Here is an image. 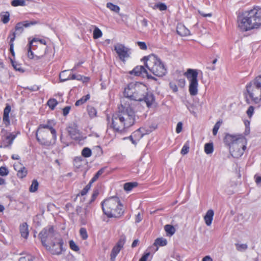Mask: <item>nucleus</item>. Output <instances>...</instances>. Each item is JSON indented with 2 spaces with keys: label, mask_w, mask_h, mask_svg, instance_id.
Instances as JSON below:
<instances>
[{
  "label": "nucleus",
  "mask_w": 261,
  "mask_h": 261,
  "mask_svg": "<svg viewBox=\"0 0 261 261\" xmlns=\"http://www.w3.org/2000/svg\"><path fill=\"white\" fill-rule=\"evenodd\" d=\"M136 115L134 107L129 101L121 103L117 113L112 116L111 122L108 123V129L112 128L115 132L122 133L133 126L136 122Z\"/></svg>",
  "instance_id": "1"
},
{
  "label": "nucleus",
  "mask_w": 261,
  "mask_h": 261,
  "mask_svg": "<svg viewBox=\"0 0 261 261\" xmlns=\"http://www.w3.org/2000/svg\"><path fill=\"white\" fill-rule=\"evenodd\" d=\"M124 96L129 100L144 101L148 108H150L155 102V96L148 91L146 86L140 83L128 84L124 91Z\"/></svg>",
  "instance_id": "2"
},
{
  "label": "nucleus",
  "mask_w": 261,
  "mask_h": 261,
  "mask_svg": "<svg viewBox=\"0 0 261 261\" xmlns=\"http://www.w3.org/2000/svg\"><path fill=\"white\" fill-rule=\"evenodd\" d=\"M238 27L243 32L261 27V8L256 7L245 11L239 18Z\"/></svg>",
  "instance_id": "3"
},
{
  "label": "nucleus",
  "mask_w": 261,
  "mask_h": 261,
  "mask_svg": "<svg viewBox=\"0 0 261 261\" xmlns=\"http://www.w3.org/2000/svg\"><path fill=\"white\" fill-rule=\"evenodd\" d=\"M104 214L109 218H120L124 212V206L118 197H111L101 202Z\"/></svg>",
  "instance_id": "4"
},
{
  "label": "nucleus",
  "mask_w": 261,
  "mask_h": 261,
  "mask_svg": "<svg viewBox=\"0 0 261 261\" xmlns=\"http://www.w3.org/2000/svg\"><path fill=\"white\" fill-rule=\"evenodd\" d=\"M247 93H244L246 101L250 103V100L254 103L261 101V75L256 77L246 86Z\"/></svg>",
  "instance_id": "5"
},
{
  "label": "nucleus",
  "mask_w": 261,
  "mask_h": 261,
  "mask_svg": "<svg viewBox=\"0 0 261 261\" xmlns=\"http://www.w3.org/2000/svg\"><path fill=\"white\" fill-rule=\"evenodd\" d=\"M144 60H146L145 66L154 75L163 76L167 73L165 65L157 56L151 55L148 57H144Z\"/></svg>",
  "instance_id": "6"
},
{
  "label": "nucleus",
  "mask_w": 261,
  "mask_h": 261,
  "mask_svg": "<svg viewBox=\"0 0 261 261\" xmlns=\"http://www.w3.org/2000/svg\"><path fill=\"white\" fill-rule=\"evenodd\" d=\"M184 75L189 81V91L191 95L195 96L198 93V70L188 68Z\"/></svg>",
  "instance_id": "7"
},
{
  "label": "nucleus",
  "mask_w": 261,
  "mask_h": 261,
  "mask_svg": "<svg viewBox=\"0 0 261 261\" xmlns=\"http://www.w3.org/2000/svg\"><path fill=\"white\" fill-rule=\"evenodd\" d=\"M236 141L230 145L229 151L233 158H239L243 154L246 148L247 142L246 139L242 135H240Z\"/></svg>",
  "instance_id": "8"
},
{
  "label": "nucleus",
  "mask_w": 261,
  "mask_h": 261,
  "mask_svg": "<svg viewBox=\"0 0 261 261\" xmlns=\"http://www.w3.org/2000/svg\"><path fill=\"white\" fill-rule=\"evenodd\" d=\"M38 236L44 247L58 237L57 233L54 230V226L51 225H48L44 228L40 232Z\"/></svg>",
  "instance_id": "9"
},
{
  "label": "nucleus",
  "mask_w": 261,
  "mask_h": 261,
  "mask_svg": "<svg viewBox=\"0 0 261 261\" xmlns=\"http://www.w3.org/2000/svg\"><path fill=\"white\" fill-rule=\"evenodd\" d=\"M36 137L37 141L42 146L48 147L55 144L57 140V134L55 138L54 135H51L48 131L36 132Z\"/></svg>",
  "instance_id": "10"
},
{
  "label": "nucleus",
  "mask_w": 261,
  "mask_h": 261,
  "mask_svg": "<svg viewBox=\"0 0 261 261\" xmlns=\"http://www.w3.org/2000/svg\"><path fill=\"white\" fill-rule=\"evenodd\" d=\"M63 239L60 237H58L44 247L51 254L54 255H60L62 253L63 251Z\"/></svg>",
  "instance_id": "11"
},
{
  "label": "nucleus",
  "mask_w": 261,
  "mask_h": 261,
  "mask_svg": "<svg viewBox=\"0 0 261 261\" xmlns=\"http://www.w3.org/2000/svg\"><path fill=\"white\" fill-rule=\"evenodd\" d=\"M37 23V22L36 21L30 22L28 21H23L17 23L15 25V31H11L10 32L8 38H12L13 36H14L15 38L16 35L19 36L23 32L24 28H28L32 25H34Z\"/></svg>",
  "instance_id": "12"
},
{
  "label": "nucleus",
  "mask_w": 261,
  "mask_h": 261,
  "mask_svg": "<svg viewBox=\"0 0 261 261\" xmlns=\"http://www.w3.org/2000/svg\"><path fill=\"white\" fill-rule=\"evenodd\" d=\"M114 50L118 55L120 60L122 62L125 61L126 58L129 57L130 49L121 43H117L114 45Z\"/></svg>",
  "instance_id": "13"
},
{
  "label": "nucleus",
  "mask_w": 261,
  "mask_h": 261,
  "mask_svg": "<svg viewBox=\"0 0 261 261\" xmlns=\"http://www.w3.org/2000/svg\"><path fill=\"white\" fill-rule=\"evenodd\" d=\"M130 74H134L136 76H146L147 79L153 80H156V79L151 75L149 74L146 69L143 66H138L134 68V69L130 72Z\"/></svg>",
  "instance_id": "14"
},
{
  "label": "nucleus",
  "mask_w": 261,
  "mask_h": 261,
  "mask_svg": "<svg viewBox=\"0 0 261 261\" xmlns=\"http://www.w3.org/2000/svg\"><path fill=\"white\" fill-rule=\"evenodd\" d=\"M67 132L70 137L74 140H78L80 138L81 135L77 126L75 124H71L67 128Z\"/></svg>",
  "instance_id": "15"
},
{
  "label": "nucleus",
  "mask_w": 261,
  "mask_h": 261,
  "mask_svg": "<svg viewBox=\"0 0 261 261\" xmlns=\"http://www.w3.org/2000/svg\"><path fill=\"white\" fill-rule=\"evenodd\" d=\"M37 38H34L31 40H29V43L27 45L28 47V57L29 58L32 59L34 58V54L32 49L35 50V47L37 46Z\"/></svg>",
  "instance_id": "16"
},
{
  "label": "nucleus",
  "mask_w": 261,
  "mask_h": 261,
  "mask_svg": "<svg viewBox=\"0 0 261 261\" xmlns=\"http://www.w3.org/2000/svg\"><path fill=\"white\" fill-rule=\"evenodd\" d=\"M43 129H47L50 130L51 135H54L55 138V134H57V132L55 129L51 125L50 120H48L46 124H40L36 132H40V131H46Z\"/></svg>",
  "instance_id": "17"
},
{
  "label": "nucleus",
  "mask_w": 261,
  "mask_h": 261,
  "mask_svg": "<svg viewBox=\"0 0 261 261\" xmlns=\"http://www.w3.org/2000/svg\"><path fill=\"white\" fill-rule=\"evenodd\" d=\"M11 106L9 104H6V107L4 110V114L3 117V121L4 123L5 124L6 126H8L10 123V119H9V113L11 111Z\"/></svg>",
  "instance_id": "18"
},
{
  "label": "nucleus",
  "mask_w": 261,
  "mask_h": 261,
  "mask_svg": "<svg viewBox=\"0 0 261 261\" xmlns=\"http://www.w3.org/2000/svg\"><path fill=\"white\" fill-rule=\"evenodd\" d=\"M16 137V135H14L12 133L8 134L3 140V144L4 146V147H7L11 146Z\"/></svg>",
  "instance_id": "19"
},
{
  "label": "nucleus",
  "mask_w": 261,
  "mask_h": 261,
  "mask_svg": "<svg viewBox=\"0 0 261 261\" xmlns=\"http://www.w3.org/2000/svg\"><path fill=\"white\" fill-rule=\"evenodd\" d=\"M177 33L181 36L190 35V31L182 24H178L176 28Z\"/></svg>",
  "instance_id": "20"
},
{
  "label": "nucleus",
  "mask_w": 261,
  "mask_h": 261,
  "mask_svg": "<svg viewBox=\"0 0 261 261\" xmlns=\"http://www.w3.org/2000/svg\"><path fill=\"white\" fill-rule=\"evenodd\" d=\"M239 136L227 134L224 139V141L229 148L232 143L237 142L236 140L239 138Z\"/></svg>",
  "instance_id": "21"
},
{
  "label": "nucleus",
  "mask_w": 261,
  "mask_h": 261,
  "mask_svg": "<svg viewBox=\"0 0 261 261\" xmlns=\"http://www.w3.org/2000/svg\"><path fill=\"white\" fill-rule=\"evenodd\" d=\"M19 230L21 236L27 239L29 235L28 225L26 222L23 223L19 226Z\"/></svg>",
  "instance_id": "22"
},
{
  "label": "nucleus",
  "mask_w": 261,
  "mask_h": 261,
  "mask_svg": "<svg viewBox=\"0 0 261 261\" xmlns=\"http://www.w3.org/2000/svg\"><path fill=\"white\" fill-rule=\"evenodd\" d=\"M121 248L115 245L112 249L111 253V260L114 261L117 254L119 253Z\"/></svg>",
  "instance_id": "23"
},
{
  "label": "nucleus",
  "mask_w": 261,
  "mask_h": 261,
  "mask_svg": "<svg viewBox=\"0 0 261 261\" xmlns=\"http://www.w3.org/2000/svg\"><path fill=\"white\" fill-rule=\"evenodd\" d=\"M204 219L207 225L210 226L212 222V209H210L207 212Z\"/></svg>",
  "instance_id": "24"
},
{
  "label": "nucleus",
  "mask_w": 261,
  "mask_h": 261,
  "mask_svg": "<svg viewBox=\"0 0 261 261\" xmlns=\"http://www.w3.org/2000/svg\"><path fill=\"white\" fill-rule=\"evenodd\" d=\"M138 183L137 182H128L124 184V189L128 192L131 191L134 188L137 187Z\"/></svg>",
  "instance_id": "25"
},
{
  "label": "nucleus",
  "mask_w": 261,
  "mask_h": 261,
  "mask_svg": "<svg viewBox=\"0 0 261 261\" xmlns=\"http://www.w3.org/2000/svg\"><path fill=\"white\" fill-rule=\"evenodd\" d=\"M106 167H103L99 169L94 175V176L90 180V184H93L94 182L96 181L99 177L103 173Z\"/></svg>",
  "instance_id": "26"
},
{
  "label": "nucleus",
  "mask_w": 261,
  "mask_h": 261,
  "mask_svg": "<svg viewBox=\"0 0 261 261\" xmlns=\"http://www.w3.org/2000/svg\"><path fill=\"white\" fill-rule=\"evenodd\" d=\"M1 17V21L4 23H7L10 20V13L9 12H3L0 14Z\"/></svg>",
  "instance_id": "27"
},
{
  "label": "nucleus",
  "mask_w": 261,
  "mask_h": 261,
  "mask_svg": "<svg viewBox=\"0 0 261 261\" xmlns=\"http://www.w3.org/2000/svg\"><path fill=\"white\" fill-rule=\"evenodd\" d=\"M167 244V241L166 239L163 238H157L154 243V245L158 246H165Z\"/></svg>",
  "instance_id": "28"
},
{
  "label": "nucleus",
  "mask_w": 261,
  "mask_h": 261,
  "mask_svg": "<svg viewBox=\"0 0 261 261\" xmlns=\"http://www.w3.org/2000/svg\"><path fill=\"white\" fill-rule=\"evenodd\" d=\"M164 229L166 233L170 236H172L175 232V228L171 225L167 224L164 226Z\"/></svg>",
  "instance_id": "29"
},
{
  "label": "nucleus",
  "mask_w": 261,
  "mask_h": 261,
  "mask_svg": "<svg viewBox=\"0 0 261 261\" xmlns=\"http://www.w3.org/2000/svg\"><path fill=\"white\" fill-rule=\"evenodd\" d=\"M90 97V96L89 94H87L86 95L83 96L82 98L76 101L75 103V106L77 107L84 104L89 99Z\"/></svg>",
  "instance_id": "30"
},
{
  "label": "nucleus",
  "mask_w": 261,
  "mask_h": 261,
  "mask_svg": "<svg viewBox=\"0 0 261 261\" xmlns=\"http://www.w3.org/2000/svg\"><path fill=\"white\" fill-rule=\"evenodd\" d=\"M107 7L115 13H118L120 11V7L118 6L114 5L111 2L107 4Z\"/></svg>",
  "instance_id": "31"
},
{
  "label": "nucleus",
  "mask_w": 261,
  "mask_h": 261,
  "mask_svg": "<svg viewBox=\"0 0 261 261\" xmlns=\"http://www.w3.org/2000/svg\"><path fill=\"white\" fill-rule=\"evenodd\" d=\"M87 111L88 115L91 118H93L96 116L97 111L94 107L92 106H88Z\"/></svg>",
  "instance_id": "32"
},
{
  "label": "nucleus",
  "mask_w": 261,
  "mask_h": 261,
  "mask_svg": "<svg viewBox=\"0 0 261 261\" xmlns=\"http://www.w3.org/2000/svg\"><path fill=\"white\" fill-rule=\"evenodd\" d=\"M47 103V105L48 106L49 108L51 110H54L55 109V107L58 104V102L55 98H50L48 100Z\"/></svg>",
  "instance_id": "33"
},
{
  "label": "nucleus",
  "mask_w": 261,
  "mask_h": 261,
  "mask_svg": "<svg viewBox=\"0 0 261 261\" xmlns=\"http://www.w3.org/2000/svg\"><path fill=\"white\" fill-rule=\"evenodd\" d=\"M28 173V170L25 168V167H21V169L19 170L18 172L17 173V175L19 178H23L25 177Z\"/></svg>",
  "instance_id": "34"
},
{
  "label": "nucleus",
  "mask_w": 261,
  "mask_h": 261,
  "mask_svg": "<svg viewBox=\"0 0 261 261\" xmlns=\"http://www.w3.org/2000/svg\"><path fill=\"white\" fill-rule=\"evenodd\" d=\"M39 183L36 179H33L32 184L29 188V190L31 192H36L38 188Z\"/></svg>",
  "instance_id": "35"
},
{
  "label": "nucleus",
  "mask_w": 261,
  "mask_h": 261,
  "mask_svg": "<svg viewBox=\"0 0 261 261\" xmlns=\"http://www.w3.org/2000/svg\"><path fill=\"white\" fill-rule=\"evenodd\" d=\"M11 4L13 7L23 6L25 5V2L24 0H13Z\"/></svg>",
  "instance_id": "36"
},
{
  "label": "nucleus",
  "mask_w": 261,
  "mask_h": 261,
  "mask_svg": "<svg viewBox=\"0 0 261 261\" xmlns=\"http://www.w3.org/2000/svg\"><path fill=\"white\" fill-rule=\"evenodd\" d=\"M93 38L98 39L102 36V33L101 30L97 27H95L93 31Z\"/></svg>",
  "instance_id": "37"
},
{
  "label": "nucleus",
  "mask_w": 261,
  "mask_h": 261,
  "mask_svg": "<svg viewBox=\"0 0 261 261\" xmlns=\"http://www.w3.org/2000/svg\"><path fill=\"white\" fill-rule=\"evenodd\" d=\"M189 142L187 141L184 145L182 146V148L181 150L180 153L182 155H185L187 154L189 151Z\"/></svg>",
  "instance_id": "38"
},
{
  "label": "nucleus",
  "mask_w": 261,
  "mask_h": 261,
  "mask_svg": "<svg viewBox=\"0 0 261 261\" xmlns=\"http://www.w3.org/2000/svg\"><path fill=\"white\" fill-rule=\"evenodd\" d=\"M69 71V70H64L60 73L59 77L61 82L68 80V75H67V73Z\"/></svg>",
  "instance_id": "39"
},
{
  "label": "nucleus",
  "mask_w": 261,
  "mask_h": 261,
  "mask_svg": "<svg viewBox=\"0 0 261 261\" xmlns=\"http://www.w3.org/2000/svg\"><path fill=\"white\" fill-rule=\"evenodd\" d=\"M222 123L223 120L222 119H220L218 122H216L213 127V135L215 136L217 135L218 130Z\"/></svg>",
  "instance_id": "40"
},
{
  "label": "nucleus",
  "mask_w": 261,
  "mask_h": 261,
  "mask_svg": "<svg viewBox=\"0 0 261 261\" xmlns=\"http://www.w3.org/2000/svg\"><path fill=\"white\" fill-rule=\"evenodd\" d=\"M92 154L91 150L88 147H85L82 151V155L85 158H89Z\"/></svg>",
  "instance_id": "41"
},
{
  "label": "nucleus",
  "mask_w": 261,
  "mask_h": 261,
  "mask_svg": "<svg viewBox=\"0 0 261 261\" xmlns=\"http://www.w3.org/2000/svg\"><path fill=\"white\" fill-rule=\"evenodd\" d=\"M235 245L237 250L240 252L245 251L248 248V245L246 244L237 243Z\"/></svg>",
  "instance_id": "42"
},
{
  "label": "nucleus",
  "mask_w": 261,
  "mask_h": 261,
  "mask_svg": "<svg viewBox=\"0 0 261 261\" xmlns=\"http://www.w3.org/2000/svg\"><path fill=\"white\" fill-rule=\"evenodd\" d=\"M11 61L13 67L16 71H18L20 72H23L24 71V70L22 68L21 65L20 64L12 60Z\"/></svg>",
  "instance_id": "43"
},
{
  "label": "nucleus",
  "mask_w": 261,
  "mask_h": 261,
  "mask_svg": "<svg viewBox=\"0 0 261 261\" xmlns=\"http://www.w3.org/2000/svg\"><path fill=\"white\" fill-rule=\"evenodd\" d=\"M125 241H126L125 236L124 235H122L120 236V239H119V241H118V242L117 243L116 245L122 248L124 244L125 243Z\"/></svg>",
  "instance_id": "44"
},
{
  "label": "nucleus",
  "mask_w": 261,
  "mask_h": 261,
  "mask_svg": "<svg viewBox=\"0 0 261 261\" xmlns=\"http://www.w3.org/2000/svg\"><path fill=\"white\" fill-rule=\"evenodd\" d=\"M204 151L206 154L212 153V142L206 143L204 145Z\"/></svg>",
  "instance_id": "45"
},
{
  "label": "nucleus",
  "mask_w": 261,
  "mask_h": 261,
  "mask_svg": "<svg viewBox=\"0 0 261 261\" xmlns=\"http://www.w3.org/2000/svg\"><path fill=\"white\" fill-rule=\"evenodd\" d=\"M80 233L83 240H86L88 237L87 230L85 228L82 227L80 229Z\"/></svg>",
  "instance_id": "46"
},
{
  "label": "nucleus",
  "mask_w": 261,
  "mask_h": 261,
  "mask_svg": "<svg viewBox=\"0 0 261 261\" xmlns=\"http://www.w3.org/2000/svg\"><path fill=\"white\" fill-rule=\"evenodd\" d=\"M8 39L10 40V41H9V45H10V51L11 54H12V55H13L14 56V55H15V53H14V43H13V42L15 40V37L13 36V37L12 38H8Z\"/></svg>",
  "instance_id": "47"
},
{
  "label": "nucleus",
  "mask_w": 261,
  "mask_h": 261,
  "mask_svg": "<svg viewBox=\"0 0 261 261\" xmlns=\"http://www.w3.org/2000/svg\"><path fill=\"white\" fill-rule=\"evenodd\" d=\"M140 128H139L137 130L135 131L133 134V136L135 138H136L138 141L140 140V139L143 137V135L141 134V132L140 131Z\"/></svg>",
  "instance_id": "48"
},
{
  "label": "nucleus",
  "mask_w": 261,
  "mask_h": 261,
  "mask_svg": "<svg viewBox=\"0 0 261 261\" xmlns=\"http://www.w3.org/2000/svg\"><path fill=\"white\" fill-rule=\"evenodd\" d=\"M69 246L70 248L75 251H78L80 250L78 246L75 243V242L73 240H71L69 241Z\"/></svg>",
  "instance_id": "49"
},
{
  "label": "nucleus",
  "mask_w": 261,
  "mask_h": 261,
  "mask_svg": "<svg viewBox=\"0 0 261 261\" xmlns=\"http://www.w3.org/2000/svg\"><path fill=\"white\" fill-rule=\"evenodd\" d=\"M92 184H90V182H89V184L81 191L80 193L82 196H84L87 193L88 191L90 190Z\"/></svg>",
  "instance_id": "50"
},
{
  "label": "nucleus",
  "mask_w": 261,
  "mask_h": 261,
  "mask_svg": "<svg viewBox=\"0 0 261 261\" xmlns=\"http://www.w3.org/2000/svg\"><path fill=\"white\" fill-rule=\"evenodd\" d=\"M8 174V169L6 167H0V175L4 176L7 175Z\"/></svg>",
  "instance_id": "51"
},
{
  "label": "nucleus",
  "mask_w": 261,
  "mask_h": 261,
  "mask_svg": "<svg viewBox=\"0 0 261 261\" xmlns=\"http://www.w3.org/2000/svg\"><path fill=\"white\" fill-rule=\"evenodd\" d=\"M254 108L252 106H250L248 108V109L246 112V113L249 118H250L252 117V116L253 115V114L254 113Z\"/></svg>",
  "instance_id": "52"
},
{
  "label": "nucleus",
  "mask_w": 261,
  "mask_h": 261,
  "mask_svg": "<svg viewBox=\"0 0 261 261\" xmlns=\"http://www.w3.org/2000/svg\"><path fill=\"white\" fill-rule=\"evenodd\" d=\"M99 194L98 190L97 189L94 190L91 196V199L89 202V204L92 203L95 200L97 196Z\"/></svg>",
  "instance_id": "53"
},
{
  "label": "nucleus",
  "mask_w": 261,
  "mask_h": 261,
  "mask_svg": "<svg viewBox=\"0 0 261 261\" xmlns=\"http://www.w3.org/2000/svg\"><path fill=\"white\" fill-rule=\"evenodd\" d=\"M156 7L161 11L166 10L167 8V6L164 3H159L155 5Z\"/></svg>",
  "instance_id": "54"
},
{
  "label": "nucleus",
  "mask_w": 261,
  "mask_h": 261,
  "mask_svg": "<svg viewBox=\"0 0 261 261\" xmlns=\"http://www.w3.org/2000/svg\"><path fill=\"white\" fill-rule=\"evenodd\" d=\"M71 110L70 106H66L63 109V115L66 116L69 114L70 110Z\"/></svg>",
  "instance_id": "55"
},
{
  "label": "nucleus",
  "mask_w": 261,
  "mask_h": 261,
  "mask_svg": "<svg viewBox=\"0 0 261 261\" xmlns=\"http://www.w3.org/2000/svg\"><path fill=\"white\" fill-rule=\"evenodd\" d=\"M137 44L141 49L146 50L147 49L146 44L144 42L138 41Z\"/></svg>",
  "instance_id": "56"
},
{
  "label": "nucleus",
  "mask_w": 261,
  "mask_h": 261,
  "mask_svg": "<svg viewBox=\"0 0 261 261\" xmlns=\"http://www.w3.org/2000/svg\"><path fill=\"white\" fill-rule=\"evenodd\" d=\"M182 123L181 122H179L177 123V126H176V132L177 134L180 133L182 130Z\"/></svg>",
  "instance_id": "57"
},
{
  "label": "nucleus",
  "mask_w": 261,
  "mask_h": 261,
  "mask_svg": "<svg viewBox=\"0 0 261 261\" xmlns=\"http://www.w3.org/2000/svg\"><path fill=\"white\" fill-rule=\"evenodd\" d=\"M170 88L173 90V92H175L178 91V88L176 85L174 83H170L169 84Z\"/></svg>",
  "instance_id": "58"
},
{
  "label": "nucleus",
  "mask_w": 261,
  "mask_h": 261,
  "mask_svg": "<svg viewBox=\"0 0 261 261\" xmlns=\"http://www.w3.org/2000/svg\"><path fill=\"white\" fill-rule=\"evenodd\" d=\"M150 255V252H146L141 257V258L139 259V261H146L147 258Z\"/></svg>",
  "instance_id": "59"
},
{
  "label": "nucleus",
  "mask_w": 261,
  "mask_h": 261,
  "mask_svg": "<svg viewBox=\"0 0 261 261\" xmlns=\"http://www.w3.org/2000/svg\"><path fill=\"white\" fill-rule=\"evenodd\" d=\"M18 261H33V260L31 256H28L20 257Z\"/></svg>",
  "instance_id": "60"
},
{
  "label": "nucleus",
  "mask_w": 261,
  "mask_h": 261,
  "mask_svg": "<svg viewBox=\"0 0 261 261\" xmlns=\"http://www.w3.org/2000/svg\"><path fill=\"white\" fill-rule=\"evenodd\" d=\"M186 81L184 79H180L178 81V85L180 87H184L185 86Z\"/></svg>",
  "instance_id": "61"
},
{
  "label": "nucleus",
  "mask_w": 261,
  "mask_h": 261,
  "mask_svg": "<svg viewBox=\"0 0 261 261\" xmlns=\"http://www.w3.org/2000/svg\"><path fill=\"white\" fill-rule=\"evenodd\" d=\"M128 138L131 141L132 143L135 145H136L138 142L139 141L138 140H137L136 138L134 137L133 135L129 136Z\"/></svg>",
  "instance_id": "62"
},
{
  "label": "nucleus",
  "mask_w": 261,
  "mask_h": 261,
  "mask_svg": "<svg viewBox=\"0 0 261 261\" xmlns=\"http://www.w3.org/2000/svg\"><path fill=\"white\" fill-rule=\"evenodd\" d=\"M21 167L23 166L20 163L14 165V168L17 172H18L19 170L21 169Z\"/></svg>",
  "instance_id": "63"
},
{
  "label": "nucleus",
  "mask_w": 261,
  "mask_h": 261,
  "mask_svg": "<svg viewBox=\"0 0 261 261\" xmlns=\"http://www.w3.org/2000/svg\"><path fill=\"white\" fill-rule=\"evenodd\" d=\"M91 210V207L89 205H86L85 208H84V215L86 216L90 212Z\"/></svg>",
  "instance_id": "64"
}]
</instances>
